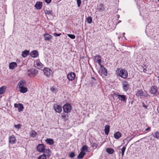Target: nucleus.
I'll use <instances>...</instances> for the list:
<instances>
[{
    "label": "nucleus",
    "mask_w": 159,
    "mask_h": 159,
    "mask_svg": "<svg viewBox=\"0 0 159 159\" xmlns=\"http://www.w3.org/2000/svg\"><path fill=\"white\" fill-rule=\"evenodd\" d=\"M88 149V147L86 145H84L81 148V152H86Z\"/></svg>",
    "instance_id": "nucleus-30"
},
{
    "label": "nucleus",
    "mask_w": 159,
    "mask_h": 159,
    "mask_svg": "<svg viewBox=\"0 0 159 159\" xmlns=\"http://www.w3.org/2000/svg\"><path fill=\"white\" fill-rule=\"evenodd\" d=\"M157 92V87L156 86H152L151 87L150 93L153 95L156 94Z\"/></svg>",
    "instance_id": "nucleus-7"
},
{
    "label": "nucleus",
    "mask_w": 159,
    "mask_h": 159,
    "mask_svg": "<svg viewBox=\"0 0 159 159\" xmlns=\"http://www.w3.org/2000/svg\"><path fill=\"white\" fill-rule=\"evenodd\" d=\"M125 149H126L125 147H123L121 149V153H122V157L124 155V152H125Z\"/></svg>",
    "instance_id": "nucleus-38"
},
{
    "label": "nucleus",
    "mask_w": 159,
    "mask_h": 159,
    "mask_svg": "<svg viewBox=\"0 0 159 159\" xmlns=\"http://www.w3.org/2000/svg\"><path fill=\"white\" fill-rule=\"evenodd\" d=\"M119 76L123 79H126L128 77V73L126 70L121 69L119 72Z\"/></svg>",
    "instance_id": "nucleus-4"
},
{
    "label": "nucleus",
    "mask_w": 159,
    "mask_h": 159,
    "mask_svg": "<svg viewBox=\"0 0 159 159\" xmlns=\"http://www.w3.org/2000/svg\"><path fill=\"white\" fill-rule=\"evenodd\" d=\"M117 16V18H119L120 16H119V15H118Z\"/></svg>",
    "instance_id": "nucleus-52"
},
{
    "label": "nucleus",
    "mask_w": 159,
    "mask_h": 159,
    "mask_svg": "<svg viewBox=\"0 0 159 159\" xmlns=\"http://www.w3.org/2000/svg\"><path fill=\"white\" fill-rule=\"evenodd\" d=\"M66 116L65 115H63L62 116V118H65V117H66Z\"/></svg>",
    "instance_id": "nucleus-51"
},
{
    "label": "nucleus",
    "mask_w": 159,
    "mask_h": 159,
    "mask_svg": "<svg viewBox=\"0 0 159 159\" xmlns=\"http://www.w3.org/2000/svg\"><path fill=\"white\" fill-rule=\"evenodd\" d=\"M14 106L15 107L18 108V111L19 112L22 111L24 108L23 105L21 103H19L18 104L15 103Z\"/></svg>",
    "instance_id": "nucleus-8"
},
{
    "label": "nucleus",
    "mask_w": 159,
    "mask_h": 159,
    "mask_svg": "<svg viewBox=\"0 0 159 159\" xmlns=\"http://www.w3.org/2000/svg\"><path fill=\"white\" fill-rule=\"evenodd\" d=\"M25 83V81L23 80L20 81L18 83V85L19 87V91L21 93H25L27 91V88L24 87Z\"/></svg>",
    "instance_id": "nucleus-1"
},
{
    "label": "nucleus",
    "mask_w": 159,
    "mask_h": 159,
    "mask_svg": "<svg viewBox=\"0 0 159 159\" xmlns=\"http://www.w3.org/2000/svg\"><path fill=\"white\" fill-rule=\"evenodd\" d=\"M64 111L66 113L70 112L71 110V106L70 104L66 103L63 107Z\"/></svg>",
    "instance_id": "nucleus-3"
},
{
    "label": "nucleus",
    "mask_w": 159,
    "mask_h": 159,
    "mask_svg": "<svg viewBox=\"0 0 159 159\" xmlns=\"http://www.w3.org/2000/svg\"><path fill=\"white\" fill-rule=\"evenodd\" d=\"M2 96H0V98H2Z\"/></svg>",
    "instance_id": "nucleus-54"
},
{
    "label": "nucleus",
    "mask_w": 159,
    "mask_h": 159,
    "mask_svg": "<svg viewBox=\"0 0 159 159\" xmlns=\"http://www.w3.org/2000/svg\"><path fill=\"white\" fill-rule=\"evenodd\" d=\"M147 93L146 91H143L142 90H138L136 93V95L140 97H146Z\"/></svg>",
    "instance_id": "nucleus-9"
},
{
    "label": "nucleus",
    "mask_w": 159,
    "mask_h": 159,
    "mask_svg": "<svg viewBox=\"0 0 159 159\" xmlns=\"http://www.w3.org/2000/svg\"><path fill=\"white\" fill-rule=\"evenodd\" d=\"M158 94H159V93H158Z\"/></svg>",
    "instance_id": "nucleus-56"
},
{
    "label": "nucleus",
    "mask_w": 159,
    "mask_h": 159,
    "mask_svg": "<svg viewBox=\"0 0 159 159\" xmlns=\"http://www.w3.org/2000/svg\"><path fill=\"white\" fill-rule=\"evenodd\" d=\"M45 141L46 142L47 144L50 145L53 144L54 143V141L53 139H47L45 140Z\"/></svg>",
    "instance_id": "nucleus-23"
},
{
    "label": "nucleus",
    "mask_w": 159,
    "mask_h": 159,
    "mask_svg": "<svg viewBox=\"0 0 159 159\" xmlns=\"http://www.w3.org/2000/svg\"><path fill=\"white\" fill-rule=\"evenodd\" d=\"M90 144L91 146L93 148H96L98 146V144L95 142H93V141L90 142Z\"/></svg>",
    "instance_id": "nucleus-32"
},
{
    "label": "nucleus",
    "mask_w": 159,
    "mask_h": 159,
    "mask_svg": "<svg viewBox=\"0 0 159 159\" xmlns=\"http://www.w3.org/2000/svg\"><path fill=\"white\" fill-rule=\"evenodd\" d=\"M14 127L16 129H19L21 128V126L20 124H19L17 125H15Z\"/></svg>",
    "instance_id": "nucleus-42"
},
{
    "label": "nucleus",
    "mask_w": 159,
    "mask_h": 159,
    "mask_svg": "<svg viewBox=\"0 0 159 159\" xmlns=\"http://www.w3.org/2000/svg\"><path fill=\"white\" fill-rule=\"evenodd\" d=\"M50 89L53 93H56L57 92V89L54 87H51Z\"/></svg>",
    "instance_id": "nucleus-36"
},
{
    "label": "nucleus",
    "mask_w": 159,
    "mask_h": 159,
    "mask_svg": "<svg viewBox=\"0 0 159 159\" xmlns=\"http://www.w3.org/2000/svg\"><path fill=\"white\" fill-rule=\"evenodd\" d=\"M156 137L157 139H159V131H156L155 134Z\"/></svg>",
    "instance_id": "nucleus-43"
},
{
    "label": "nucleus",
    "mask_w": 159,
    "mask_h": 159,
    "mask_svg": "<svg viewBox=\"0 0 159 159\" xmlns=\"http://www.w3.org/2000/svg\"><path fill=\"white\" fill-rule=\"evenodd\" d=\"M16 141V138L13 135L9 137V142L11 144H14L15 143Z\"/></svg>",
    "instance_id": "nucleus-16"
},
{
    "label": "nucleus",
    "mask_w": 159,
    "mask_h": 159,
    "mask_svg": "<svg viewBox=\"0 0 159 159\" xmlns=\"http://www.w3.org/2000/svg\"><path fill=\"white\" fill-rule=\"evenodd\" d=\"M28 75L30 77L35 76L38 74V71L32 68L28 70L27 72Z\"/></svg>",
    "instance_id": "nucleus-2"
},
{
    "label": "nucleus",
    "mask_w": 159,
    "mask_h": 159,
    "mask_svg": "<svg viewBox=\"0 0 159 159\" xmlns=\"http://www.w3.org/2000/svg\"><path fill=\"white\" fill-rule=\"evenodd\" d=\"M30 136L33 138L35 137L37 134L36 132L34 130H32L30 133Z\"/></svg>",
    "instance_id": "nucleus-31"
},
{
    "label": "nucleus",
    "mask_w": 159,
    "mask_h": 159,
    "mask_svg": "<svg viewBox=\"0 0 159 159\" xmlns=\"http://www.w3.org/2000/svg\"><path fill=\"white\" fill-rule=\"evenodd\" d=\"M67 77L69 80L73 81L75 77V74L74 72H70L68 74Z\"/></svg>",
    "instance_id": "nucleus-5"
},
{
    "label": "nucleus",
    "mask_w": 159,
    "mask_h": 159,
    "mask_svg": "<svg viewBox=\"0 0 159 159\" xmlns=\"http://www.w3.org/2000/svg\"><path fill=\"white\" fill-rule=\"evenodd\" d=\"M121 136V134L119 132H116L114 135V138L116 139H119Z\"/></svg>",
    "instance_id": "nucleus-24"
},
{
    "label": "nucleus",
    "mask_w": 159,
    "mask_h": 159,
    "mask_svg": "<svg viewBox=\"0 0 159 159\" xmlns=\"http://www.w3.org/2000/svg\"><path fill=\"white\" fill-rule=\"evenodd\" d=\"M77 6L78 7H79L80 6L81 4V0H77Z\"/></svg>",
    "instance_id": "nucleus-44"
},
{
    "label": "nucleus",
    "mask_w": 159,
    "mask_h": 159,
    "mask_svg": "<svg viewBox=\"0 0 159 159\" xmlns=\"http://www.w3.org/2000/svg\"><path fill=\"white\" fill-rule=\"evenodd\" d=\"M44 149V146L43 144H39L37 147L38 151L40 152H43Z\"/></svg>",
    "instance_id": "nucleus-15"
},
{
    "label": "nucleus",
    "mask_w": 159,
    "mask_h": 159,
    "mask_svg": "<svg viewBox=\"0 0 159 159\" xmlns=\"http://www.w3.org/2000/svg\"><path fill=\"white\" fill-rule=\"evenodd\" d=\"M125 33H123V34H122V35H125Z\"/></svg>",
    "instance_id": "nucleus-53"
},
{
    "label": "nucleus",
    "mask_w": 159,
    "mask_h": 159,
    "mask_svg": "<svg viewBox=\"0 0 159 159\" xmlns=\"http://www.w3.org/2000/svg\"><path fill=\"white\" fill-rule=\"evenodd\" d=\"M110 130V126L108 125H106L105 126L104 131L105 134L108 135Z\"/></svg>",
    "instance_id": "nucleus-22"
},
{
    "label": "nucleus",
    "mask_w": 159,
    "mask_h": 159,
    "mask_svg": "<svg viewBox=\"0 0 159 159\" xmlns=\"http://www.w3.org/2000/svg\"><path fill=\"white\" fill-rule=\"evenodd\" d=\"M43 71L44 75L47 76L50 75L52 72V70L51 69L46 68L44 69Z\"/></svg>",
    "instance_id": "nucleus-13"
},
{
    "label": "nucleus",
    "mask_w": 159,
    "mask_h": 159,
    "mask_svg": "<svg viewBox=\"0 0 159 159\" xmlns=\"http://www.w3.org/2000/svg\"><path fill=\"white\" fill-rule=\"evenodd\" d=\"M45 1V2L47 4H49L50 3L51 0H44Z\"/></svg>",
    "instance_id": "nucleus-47"
},
{
    "label": "nucleus",
    "mask_w": 159,
    "mask_h": 159,
    "mask_svg": "<svg viewBox=\"0 0 159 159\" xmlns=\"http://www.w3.org/2000/svg\"><path fill=\"white\" fill-rule=\"evenodd\" d=\"M147 71V70L145 68H144L143 69V71L144 72H145Z\"/></svg>",
    "instance_id": "nucleus-50"
},
{
    "label": "nucleus",
    "mask_w": 159,
    "mask_h": 159,
    "mask_svg": "<svg viewBox=\"0 0 159 159\" xmlns=\"http://www.w3.org/2000/svg\"><path fill=\"white\" fill-rule=\"evenodd\" d=\"M86 20L88 23L90 24L92 21V18L91 16H89L87 18Z\"/></svg>",
    "instance_id": "nucleus-33"
},
{
    "label": "nucleus",
    "mask_w": 159,
    "mask_h": 159,
    "mask_svg": "<svg viewBox=\"0 0 159 159\" xmlns=\"http://www.w3.org/2000/svg\"><path fill=\"white\" fill-rule=\"evenodd\" d=\"M67 35L69 37L72 39H74L75 38V35L74 34H68Z\"/></svg>",
    "instance_id": "nucleus-37"
},
{
    "label": "nucleus",
    "mask_w": 159,
    "mask_h": 159,
    "mask_svg": "<svg viewBox=\"0 0 159 159\" xmlns=\"http://www.w3.org/2000/svg\"><path fill=\"white\" fill-rule=\"evenodd\" d=\"M50 151L49 149H45L44 148V151L43 152H44V153L46 154L47 155H46V156H50Z\"/></svg>",
    "instance_id": "nucleus-26"
},
{
    "label": "nucleus",
    "mask_w": 159,
    "mask_h": 159,
    "mask_svg": "<svg viewBox=\"0 0 159 159\" xmlns=\"http://www.w3.org/2000/svg\"><path fill=\"white\" fill-rule=\"evenodd\" d=\"M158 1L159 2V0H158Z\"/></svg>",
    "instance_id": "nucleus-55"
},
{
    "label": "nucleus",
    "mask_w": 159,
    "mask_h": 159,
    "mask_svg": "<svg viewBox=\"0 0 159 159\" xmlns=\"http://www.w3.org/2000/svg\"><path fill=\"white\" fill-rule=\"evenodd\" d=\"M29 51L27 50H25L22 52V56L23 57H25L29 55Z\"/></svg>",
    "instance_id": "nucleus-27"
},
{
    "label": "nucleus",
    "mask_w": 159,
    "mask_h": 159,
    "mask_svg": "<svg viewBox=\"0 0 159 159\" xmlns=\"http://www.w3.org/2000/svg\"><path fill=\"white\" fill-rule=\"evenodd\" d=\"M30 54L31 56L33 58L37 57L39 55L38 51L35 50L32 51Z\"/></svg>",
    "instance_id": "nucleus-19"
},
{
    "label": "nucleus",
    "mask_w": 159,
    "mask_h": 159,
    "mask_svg": "<svg viewBox=\"0 0 159 159\" xmlns=\"http://www.w3.org/2000/svg\"><path fill=\"white\" fill-rule=\"evenodd\" d=\"M61 35V34H57L56 33H54L53 34V35L55 36H59Z\"/></svg>",
    "instance_id": "nucleus-46"
},
{
    "label": "nucleus",
    "mask_w": 159,
    "mask_h": 159,
    "mask_svg": "<svg viewBox=\"0 0 159 159\" xmlns=\"http://www.w3.org/2000/svg\"><path fill=\"white\" fill-rule=\"evenodd\" d=\"M45 14L49 15H52V11L49 10H46L45 11Z\"/></svg>",
    "instance_id": "nucleus-41"
},
{
    "label": "nucleus",
    "mask_w": 159,
    "mask_h": 159,
    "mask_svg": "<svg viewBox=\"0 0 159 159\" xmlns=\"http://www.w3.org/2000/svg\"><path fill=\"white\" fill-rule=\"evenodd\" d=\"M17 66V63L15 62H13L10 63L9 65V68L13 70Z\"/></svg>",
    "instance_id": "nucleus-20"
},
{
    "label": "nucleus",
    "mask_w": 159,
    "mask_h": 159,
    "mask_svg": "<svg viewBox=\"0 0 159 159\" xmlns=\"http://www.w3.org/2000/svg\"><path fill=\"white\" fill-rule=\"evenodd\" d=\"M122 85L123 90L125 92H126L129 89V85L126 81L123 82Z\"/></svg>",
    "instance_id": "nucleus-6"
},
{
    "label": "nucleus",
    "mask_w": 159,
    "mask_h": 159,
    "mask_svg": "<svg viewBox=\"0 0 159 159\" xmlns=\"http://www.w3.org/2000/svg\"><path fill=\"white\" fill-rule=\"evenodd\" d=\"M101 57V56L99 55H96L94 57V59L95 61H97V60L99 58H100Z\"/></svg>",
    "instance_id": "nucleus-45"
},
{
    "label": "nucleus",
    "mask_w": 159,
    "mask_h": 159,
    "mask_svg": "<svg viewBox=\"0 0 159 159\" xmlns=\"http://www.w3.org/2000/svg\"><path fill=\"white\" fill-rule=\"evenodd\" d=\"M143 107L145 108V109L147 108V106H146L145 104H144V103H143Z\"/></svg>",
    "instance_id": "nucleus-48"
},
{
    "label": "nucleus",
    "mask_w": 159,
    "mask_h": 159,
    "mask_svg": "<svg viewBox=\"0 0 159 159\" xmlns=\"http://www.w3.org/2000/svg\"><path fill=\"white\" fill-rule=\"evenodd\" d=\"M53 108L58 113H60L62 111L61 107L60 105L55 104L54 105Z\"/></svg>",
    "instance_id": "nucleus-11"
},
{
    "label": "nucleus",
    "mask_w": 159,
    "mask_h": 159,
    "mask_svg": "<svg viewBox=\"0 0 159 159\" xmlns=\"http://www.w3.org/2000/svg\"><path fill=\"white\" fill-rule=\"evenodd\" d=\"M46 155L44 154L41 155L39 156L37 159H46Z\"/></svg>",
    "instance_id": "nucleus-34"
},
{
    "label": "nucleus",
    "mask_w": 159,
    "mask_h": 159,
    "mask_svg": "<svg viewBox=\"0 0 159 159\" xmlns=\"http://www.w3.org/2000/svg\"><path fill=\"white\" fill-rule=\"evenodd\" d=\"M115 95H116V96L121 101L126 102V97L124 95H120L115 94Z\"/></svg>",
    "instance_id": "nucleus-10"
},
{
    "label": "nucleus",
    "mask_w": 159,
    "mask_h": 159,
    "mask_svg": "<svg viewBox=\"0 0 159 159\" xmlns=\"http://www.w3.org/2000/svg\"><path fill=\"white\" fill-rule=\"evenodd\" d=\"M35 65L38 69H41L43 66V65L39 60H37L36 61Z\"/></svg>",
    "instance_id": "nucleus-21"
},
{
    "label": "nucleus",
    "mask_w": 159,
    "mask_h": 159,
    "mask_svg": "<svg viewBox=\"0 0 159 159\" xmlns=\"http://www.w3.org/2000/svg\"><path fill=\"white\" fill-rule=\"evenodd\" d=\"M106 8V7L103 4H101L98 5L97 10L99 12H102L104 11Z\"/></svg>",
    "instance_id": "nucleus-12"
},
{
    "label": "nucleus",
    "mask_w": 159,
    "mask_h": 159,
    "mask_svg": "<svg viewBox=\"0 0 159 159\" xmlns=\"http://www.w3.org/2000/svg\"><path fill=\"white\" fill-rule=\"evenodd\" d=\"M43 35L44 39L46 41H50L52 38V35L48 33H45Z\"/></svg>",
    "instance_id": "nucleus-14"
},
{
    "label": "nucleus",
    "mask_w": 159,
    "mask_h": 159,
    "mask_svg": "<svg viewBox=\"0 0 159 159\" xmlns=\"http://www.w3.org/2000/svg\"><path fill=\"white\" fill-rule=\"evenodd\" d=\"M69 156L71 158H72L75 156V155L74 152H72L70 153Z\"/></svg>",
    "instance_id": "nucleus-40"
},
{
    "label": "nucleus",
    "mask_w": 159,
    "mask_h": 159,
    "mask_svg": "<svg viewBox=\"0 0 159 159\" xmlns=\"http://www.w3.org/2000/svg\"><path fill=\"white\" fill-rule=\"evenodd\" d=\"M95 62H97L99 65L101 66H102L101 64V59L100 58H98V59L97 60V61H95Z\"/></svg>",
    "instance_id": "nucleus-39"
},
{
    "label": "nucleus",
    "mask_w": 159,
    "mask_h": 159,
    "mask_svg": "<svg viewBox=\"0 0 159 159\" xmlns=\"http://www.w3.org/2000/svg\"><path fill=\"white\" fill-rule=\"evenodd\" d=\"M150 129V128L149 127H147L145 130V131H148Z\"/></svg>",
    "instance_id": "nucleus-49"
},
{
    "label": "nucleus",
    "mask_w": 159,
    "mask_h": 159,
    "mask_svg": "<svg viewBox=\"0 0 159 159\" xmlns=\"http://www.w3.org/2000/svg\"><path fill=\"white\" fill-rule=\"evenodd\" d=\"M43 6L42 2H37L35 4L34 7L37 9L40 10L41 9Z\"/></svg>",
    "instance_id": "nucleus-18"
},
{
    "label": "nucleus",
    "mask_w": 159,
    "mask_h": 159,
    "mask_svg": "<svg viewBox=\"0 0 159 159\" xmlns=\"http://www.w3.org/2000/svg\"><path fill=\"white\" fill-rule=\"evenodd\" d=\"M100 69L101 71V73L103 74L104 75H107V69L105 67L101 66Z\"/></svg>",
    "instance_id": "nucleus-17"
},
{
    "label": "nucleus",
    "mask_w": 159,
    "mask_h": 159,
    "mask_svg": "<svg viewBox=\"0 0 159 159\" xmlns=\"http://www.w3.org/2000/svg\"><path fill=\"white\" fill-rule=\"evenodd\" d=\"M85 154V153L81 152L77 156V158L78 159H80L84 157Z\"/></svg>",
    "instance_id": "nucleus-28"
},
{
    "label": "nucleus",
    "mask_w": 159,
    "mask_h": 159,
    "mask_svg": "<svg viewBox=\"0 0 159 159\" xmlns=\"http://www.w3.org/2000/svg\"><path fill=\"white\" fill-rule=\"evenodd\" d=\"M91 79L94 80H95V81H92L91 86L92 87H94L97 84L96 82V79L93 77H92Z\"/></svg>",
    "instance_id": "nucleus-35"
},
{
    "label": "nucleus",
    "mask_w": 159,
    "mask_h": 159,
    "mask_svg": "<svg viewBox=\"0 0 159 159\" xmlns=\"http://www.w3.org/2000/svg\"><path fill=\"white\" fill-rule=\"evenodd\" d=\"M106 152L110 154L113 153L114 152V150L111 148H107L106 149Z\"/></svg>",
    "instance_id": "nucleus-25"
},
{
    "label": "nucleus",
    "mask_w": 159,
    "mask_h": 159,
    "mask_svg": "<svg viewBox=\"0 0 159 159\" xmlns=\"http://www.w3.org/2000/svg\"><path fill=\"white\" fill-rule=\"evenodd\" d=\"M6 89L5 86H2L0 88V94H2L5 91Z\"/></svg>",
    "instance_id": "nucleus-29"
}]
</instances>
